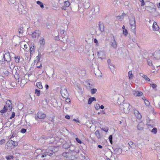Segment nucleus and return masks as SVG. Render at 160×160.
I'll list each match as a JSON object with an SVG mask.
<instances>
[{"label":"nucleus","instance_id":"f257e3e1","mask_svg":"<svg viewBox=\"0 0 160 160\" xmlns=\"http://www.w3.org/2000/svg\"><path fill=\"white\" fill-rule=\"evenodd\" d=\"M120 109L122 112L125 113H128L131 108H132L131 106H130L128 103H123L120 106Z\"/></svg>","mask_w":160,"mask_h":160},{"label":"nucleus","instance_id":"f03ea898","mask_svg":"<svg viewBox=\"0 0 160 160\" xmlns=\"http://www.w3.org/2000/svg\"><path fill=\"white\" fill-rule=\"evenodd\" d=\"M129 24L130 25L131 28L132 30V32L134 33H135L136 27V22L134 17L132 16L130 18Z\"/></svg>","mask_w":160,"mask_h":160},{"label":"nucleus","instance_id":"7ed1b4c3","mask_svg":"<svg viewBox=\"0 0 160 160\" xmlns=\"http://www.w3.org/2000/svg\"><path fill=\"white\" fill-rule=\"evenodd\" d=\"M59 149V147L58 146H52L51 148V149H47L45 150L44 152L47 153V154L49 156H51L52 153V152H57Z\"/></svg>","mask_w":160,"mask_h":160},{"label":"nucleus","instance_id":"20e7f679","mask_svg":"<svg viewBox=\"0 0 160 160\" xmlns=\"http://www.w3.org/2000/svg\"><path fill=\"white\" fill-rule=\"evenodd\" d=\"M98 58L102 59H105L106 57L105 52L104 51H99L97 53Z\"/></svg>","mask_w":160,"mask_h":160},{"label":"nucleus","instance_id":"39448f33","mask_svg":"<svg viewBox=\"0 0 160 160\" xmlns=\"http://www.w3.org/2000/svg\"><path fill=\"white\" fill-rule=\"evenodd\" d=\"M5 62L6 61L7 62H10L11 61V57L9 52H7L4 54Z\"/></svg>","mask_w":160,"mask_h":160},{"label":"nucleus","instance_id":"423d86ee","mask_svg":"<svg viewBox=\"0 0 160 160\" xmlns=\"http://www.w3.org/2000/svg\"><path fill=\"white\" fill-rule=\"evenodd\" d=\"M61 93L62 96L65 98H67L68 96V93L66 88H63L61 89L60 91Z\"/></svg>","mask_w":160,"mask_h":160},{"label":"nucleus","instance_id":"0eeeda50","mask_svg":"<svg viewBox=\"0 0 160 160\" xmlns=\"http://www.w3.org/2000/svg\"><path fill=\"white\" fill-rule=\"evenodd\" d=\"M82 4L85 8H88L90 6L89 0H82Z\"/></svg>","mask_w":160,"mask_h":160},{"label":"nucleus","instance_id":"6e6552de","mask_svg":"<svg viewBox=\"0 0 160 160\" xmlns=\"http://www.w3.org/2000/svg\"><path fill=\"white\" fill-rule=\"evenodd\" d=\"M37 117L39 119H43L46 117L45 114L42 112H38L37 114Z\"/></svg>","mask_w":160,"mask_h":160},{"label":"nucleus","instance_id":"1a4fd4ad","mask_svg":"<svg viewBox=\"0 0 160 160\" xmlns=\"http://www.w3.org/2000/svg\"><path fill=\"white\" fill-rule=\"evenodd\" d=\"M40 33V31L38 30H36L32 33V37L33 38H36L39 36Z\"/></svg>","mask_w":160,"mask_h":160},{"label":"nucleus","instance_id":"9d476101","mask_svg":"<svg viewBox=\"0 0 160 160\" xmlns=\"http://www.w3.org/2000/svg\"><path fill=\"white\" fill-rule=\"evenodd\" d=\"M110 44L114 48L116 49L117 47V44L115 41L114 36H113V40L111 41Z\"/></svg>","mask_w":160,"mask_h":160},{"label":"nucleus","instance_id":"9b49d317","mask_svg":"<svg viewBox=\"0 0 160 160\" xmlns=\"http://www.w3.org/2000/svg\"><path fill=\"white\" fill-rule=\"evenodd\" d=\"M134 112L135 116L138 119H140L141 118V114L139 112L138 110H137L136 109H134Z\"/></svg>","mask_w":160,"mask_h":160},{"label":"nucleus","instance_id":"f8f14e48","mask_svg":"<svg viewBox=\"0 0 160 160\" xmlns=\"http://www.w3.org/2000/svg\"><path fill=\"white\" fill-rule=\"evenodd\" d=\"M6 106H8V110L10 111H11L12 105L11 102V101L10 100H8L6 102Z\"/></svg>","mask_w":160,"mask_h":160},{"label":"nucleus","instance_id":"ddd939ff","mask_svg":"<svg viewBox=\"0 0 160 160\" xmlns=\"http://www.w3.org/2000/svg\"><path fill=\"white\" fill-rule=\"evenodd\" d=\"M64 5L61 8L62 9L66 10L67 8L69 7L70 5L69 2L68 1H66L64 2Z\"/></svg>","mask_w":160,"mask_h":160},{"label":"nucleus","instance_id":"4468645a","mask_svg":"<svg viewBox=\"0 0 160 160\" xmlns=\"http://www.w3.org/2000/svg\"><path fill=\"white\" fill-rule=\"evenodd\" d=\"M122 152V149L120 148H117L114 150V154L116 155L121 154Z\"/></svg>","mask_w":160,"mask_h":160},{"label":"nucleus","instance_id":"2eb2a0df","mask_svg":"<svg viewBox=\"0 0 160 160\" xmlns=\"http://www.w3.org/2000/svg\"><path fill=\"white\" fill-rule=\"evenodd\" d=\"M3 53H0V64L5 63V61Z\"/></svg>","mask_w":160,"mask_h":160},{"label":"nucleus","instance_id":"dca6fc26","mask_svg":"<svg viewBox=\"0 0 160 160\" xmlns=\"http://www.w3.org/2000/svg\"><path fill=\"white\" fill-rule=\"evenodd\" d=\"M152 27L153 31H158L159 30V27L155 22H153Z\"/></svg>","mask_w":160,"mask_h":160},{"label":"nucleus","instance_id":"f3484780","mask_svg":"<svg viewBox=\"0 0 160 160\" xmlns=\"http://www.w3.org/2000/svg\"><path fill=\"white\" fill-rule=\"evenodd\" d=\"M144 126V123L142 122H139L138 126L137 128L138 130H142L143 129Z\"/></svg>","mask_w":160,"mask_h":160},{"label":"nucleus","instance_id":"a211bd4d","mask_svg":"<svg viewBox=\"0 0 160 160\" xmlns=\"http://www.w3.org/2000/svg\"><path fill=\"white\" fill-rule=\"evenodd\" d=\"M133 94L135 96H140L142 94V93L141 92L134 91H133Z\"/></svg>","mask_w":160,"mask_h":160},{"label":"nucleus","instance_id":"6ab92c4d","mask_svg":"<svg viewBox=\"0 0 160 160\" xmlns=\"http://www.w3.org/2000/svg\"><path fill=\"white\" fill-rule=\"evenodd\" d=\"M26 83L27 81L24 78L21 79L20 83V86L21 87H23Z\"/></svg>","mask_w":160,"mask_h":160},{"label":"nucleus","instance_id":"aec40b11","mask_svg":"<svg viewBox=\"0 0 160 160\" xmlns=\"http://www.w3.org/2000/svg\"><path fill=\"white\" fill-rule=\"evenodd\" d=\"M39 42L41 45L43 46L45 43V41L42 37H41L39 39Z\"/></svg>","mask_w":160,"mask_h":160},{"label":"nucleus","instance_id":"412c9836","mask_svg":"<svg viewBox=\"0 0 160 160\" xmlns=\"http://www.w3.org/2000/svg\"><path fill=\"white\" fill-rule=\"evenodd\" d=\"M99 29L101 31V32H102L103 31H104V26L103 24H101L100 23L98 24Z\"/></svg>","mask_w":160,"mask_h":160},{"label":"nucleus","instance_id":"4be33fe9","mask_svg":"<svg viewBox=\"0 0 160 160\" xmlns=\"http://www.w3.org/2000/svg\"><path fill=\"white\" fill-rule=\"evenodd\" d=\"M128 76L129 77L130 80H132L133 78V75L132 74V71H130L128 72Z\"/></svg>","mask_w":160,"mask_h":160},{"label":"nucleus","instance_id":"5701e85b","mask_svg":"<svg viewBox=\"0 0 160 160\" xmlns=\"http://www.w3.org/2000/svg\"><path fill=\"white\" fill-rule=\"evenodd\" d=\"M8 110V106H5L1 110L0 112L1 113H3L6 112Z\"/></svg>","mask_w":160,"mask_h":160},{"label":"nucleus","instance_id":"b1692460","mask_svg":"<svg viewBox=\"0 0 160 160\" xmlns=\"http://www.w3.org/2000/svg\"><path fill=\"white\" fill-rule=\"evenodd\" d=\"M36 85L37 87L40 89H41L43 88V86L41 82H37Z\"/></svg>","mask_w":160,"mask_h":160},{"label":"nucleus","instance_id":"393cba45","mask_svg":"<svg viewBox=\"0 0 160 160\" xmlns=\"http://www.w3.org/2000/svg\"><path fill=\"white\" fill-rule=\"evenodd\" d=\"M96 101V98L94 97H91L89 99L88 101V104H90L92 101Z\"/></svg>","mask_w":160,"mask_h":160},{"label":"nucleus","instance_id":"a878e982","mask_svg":"<svg viewBox=\"0 0 160 160\" xmlns=\"http://www.w3.org/2000/svg\"><path fill=\"white\" fill-rule=\"evenodd\" d=\"M128 144L130 147L134 149L135 147V145L132 141H130L128 142Z\"/></svg>","mask_w":160,"mask_h":160},{"label":"nucleus","instance_id":"bb28decb","mask_svg":"<svg viewBox=\"0 0 160 160\" xmlns=\"http://www.w3.org/2000/svg\"><path fill=\"white\" fill-rule=\"evenodd\" d=\"M79 150L78 148H75L74 149L73 152H72V153L71 154H73L74 155H76L77 154L79 153Z\"/></svg>","mask_w":160,"mask_h":160},{"label":"nucleus","instance_id":"cd10ccee","mask_svg":"<svg viewBox=\"0 0 160 160\" xmlns=\"http://www.w3.org/2000/svg\"><path fill=\"white\" fill-rule=\"evenodd\" d=\"M5 158L7 160H12L14 157L12 155H7Z\"/></svg>","mask_w":160,"mask_h":160},{"label":"nucleus","instance_id":"c85d7f7f","mask_svg":"<svg viewBox=\"0 0 160 160\" xmlns=\"http://www.w3.org/2000/svg\"><path fill=\"white\" fill-rule=\"evenodd\" d=\"M14 58L15 62L17 63H19L20 61V57L18 56H15Z\"/></svg>","mask_w":160,"mask_h":160},{"label":"nucleus","instance_id":"c756f323","mask_svg":"<svg viewBox=\"0 0 160 160\" xmlns=\"http://www.w3.org/2000/svg\"><path fill=\"white\" fill-rule=\"evenodd\" d=\"M37 4L39 5L42 8H44V6L42 3L41 2L38 1L37 2Z\"/></svg>","mask_w":160,"mask_h":160},{"label":"nucleus","instance_id":"7c9ffc66","mask_svg":"<svg viewBox=\"0 0 160 160\" xmlns=\"http://www.w3.org/2000/svg\"><path fill=\"white\" fill-rule=\"evenodd\" d=\"M95 134L98 138H101V135L98 130H97L95 132Z\"/></svg>","mask_w":160,"mask_h":160},{"label":"nucleus","instance_id":"2f4dec72","mask_svg":"<svg viewBox=\"0 0 160 160\" xmlns=\"http://www.w3.org/2000/svg\"><path fill=\"white\" fill-rule=\"evenodd\" d=\"M35 50V48L33 46H32L30 48V54H33Z\"/></svg>","mask_w":160,"mask_h":160},{"label":"nucleus","instance_id":"473e14b6","mask_svg":"<svg viewBox=\"0 0 160 160\" xmlns=\"http://www.w3.org/2000/svg\"><path fill=\"white\" fill-rule=\"evenodd\" d=\"M142 77L146 81H150V79L148 77V76L145 75H143L142 76Z\"/></svg>","mask_w":160,"mask_h":160},{"label":"nucleus","instance_id":"72a5a7b5","mask_svg":"<svg viewBox=\"0 0 160 160\" xmlns=\"http://www.w3.org/2000/svg\"><path fill=\"white\" fill-rule=\"evenodd\" d=\"M97 91V89L96 88L92 89L91 90V92L92 94L95 93Z\"/></svg>","mask_w":160,"mask_h":160},{"label":"nucleus","instance_id":"f704fd0d","mask_svg":"<svg viewBox=\"0 0 160 160\" xmlns=\"http://www.w3.org/2000/svg\"><path fill=\"white\" fill-rule=\"evenodd\" d=\"M151 132L154 134H156L157 132V129L156 128H154L152 130Z\"/></svg>","mask_w":160,"mask_h":160},{"label":"nucleus","instance_id":"c9c22d12","mask_svg":"<svg viewBox=\"0 0 160 160\" xmlns=\"http://www.w3.org/2000/svg\"><path fill=\"white\" fill-rule=\"evenodd\" d=\"M35 93L37 96H39L40 94V91L38 89H36L35 90Z\"/></svg>","mask_w":160,"mask_h":160},{"label":"nucleus","instance_id":"e433bc0d","mask_svg":"<svg viewBox=\"0 0 160 160\" xmlns=\"http://www.w3.org/2000/svg\"><path fill=\"white\" fill-rule=\"evenodd\" d=\"M109 68L111 69H113L114 70L115 68V67L112 64H111L109 65Z\"/></svg>","mask_w":160,"mask_h":160},{"label":"nucleus","instance_id":"4c0bfd02","mask_svg":"<svg viewBox=\"0 0 160 160\" xmlns=\"http://www.w3.org/2000/svg\"><path fill=\"white\" fill-rule=\"evenodd\" d=\"M11 141L13 142L12 144L14 146H17L18 145V142H17L14 141L12 140Z\"/></svg>","mask_w":160,"mask_h":160},{"label":"nucleus","instance_id":"58836bf2","mask_svg":"<svg viewBox=\"0 0 160 160\" xmlns=\"http://www.w3.org/2000/svg\"><path fill=\"white\" fill-rule=\"evenodd\" d=\"M143 99L144 101V103H145V104L147 106L149 105V101L148 100H146V99Z\"/></svg>","mask_w":160,"mask_h":160},{"label":"nucleus","instance_id":"ea45409f","mask_svg":"<svg viewBox=\"0 0 160 160\" xmlns=\"http://www.w3.org/2000/svg\"><path fill=\"white\" fill-rule=\"evenodd\" d=\"M69 150L71 151V153H72V152L75 149L74 147L73 146H71L70 147Z\"/></svg>","mask_w":160,"mask_h":160},{"label":"nucleus","instance_id":"a19ab883","mask_svg":"<svg viewBox=\"0 0 160 160\" xmlns=\"http://www.w3.org/2000/svg\"><path fill=\"white\" fill-rule=\"evenodd\" d=\"M102 130L104 131L105 132H107L108 130V128L107 127L102 128H101Z\"/></svg>","mask_w":160,"mask_h":160},{"label":"nucleus","instance_id":"79ce46f5","mask_svg":"<svg viewBox=\"0 0 160 160\" xmlns=\"http://www.w3.org/2000/svg\"><path fill=\"white\" fill-rule=\"evenodd\" d=\"M63 147L65 148H69L68 145L67 143H65L63 145Z\"/></svg>","mask_w":160,"mask_h":160},{"label":"nucleus","instance_id":"37998d69","mask_svg":"<svg viewBox=\"0 0 160 160\" xmlns=\"http://www.w3.org/2000/svg\"><path fill=\"white\" fill-rule=\"evenodd\" d=\"M126 15V14L124 13H122V16H118V18H119L120 19H122L124 17V16Z\"/></svg>","mask_w":160,"mask_h":160},{"label":"nucleus","instance_id":"c03bdc74","mask_svg":"<svg viewBox=\"0 0 160 160\" xmlns=\"http://www.w3.org/2000/svg\"><path fill=\"white\" fill-rule=\"evenodd\" d=\"M95 109L97 110L98 109L100 108V105L98 104H97L94 106Z\"/></svg>","mask_w":160,"mask_h":160},{"label":"nucleus","instance_id":"a18cd8bd","mask_svg":"<svg viewBox=\"0 0 160 160\" xmlns=\"http://www.w3.org/2000/svg\"><path fill=\"white\" fill-rule=\"evenodd\" d=\"M123 33L125 36H127L128 34V31L126 29H124L123 30Z\"/></svg>","mask_w":160,"mask_h":160},{"label":"nucleus","instance_id":"49530a36","mask_svg":"<svg viewBox=\"0 0 160 160\" xmlns=\"http://www.w3.org/2000/svg\"><path fill=\"white\" fill-rule=\"evenodd\" d=\"M147 62L148 64L150 66L152 65V62L151 60H148Z\"/></svg>","mask_w":160,"mask_h":160},{"label":"nucleus","instance_id":"de8ad7c7","mask_svg":"<svg viewBox=\"0 0 160 160\" xmlns=\"http://www.w3.org/2000/svg\"><path fill=\"white\" fill-rule=\"evenodd\" d=\"M5 142V140L4 139H2L0 140V145H2Z\"/></svg>","mask_w":160,"mask_h":160},{"label":"nucleus","instance_id":"09e8293b","mask_svg":"<svg viewBox=\"0 0 160 160\" xmlns=\"http://www.w3.org/2000/svg\"><path fill=\"white\" fill-rule=\"evenodd\" d=\"M112 135H110L109 136V139L110 141V142L111 143H112Z\"/></svg>","mask_w":160,"mask_h":160},{"label":"nucleus","instance_id":"8fccbe9b","mask_svg":"<svg viewBox=\"0 0 160 160\" xmlns=\"http://www.w3.org/2000/svg\"><path fill=\"white\" fill-rule=\"evenodd\" d=\"M23 29V27H21L18 30V31H19V32L20 33H22Z\"/></svg>","mask_w":160,"mask_h":160},{"label":"nucleus","instance_id":"3c124183","mask_svg":"<svg viewBox=\"0 0 160 160\" xmlns=\"http://www.w3.org/2000/svg\"><path fill=\"white\" fill-rule=\"evenodd\" d=\"M20 132L21 133H24L26 132V129L24 128H22L21 129Z\"/></svg>","mask_w":160,"mask_h":160},{"label":"nucleus","instance_id":"603ef678","mask_svg":"<svg viewBox=\"0 0 160 160\" xmlns=\"http://www.w3.org/2000/svg\"><path fill=\"white\" fill-rule=\"evenodd\" d=\"M76 141L79 143L81 144L82 143L81 141L78 138H76Z\"/></svg>","mask_w":160,"mask_h":160},{"label":"nucleus","instance_id":"864d4df0","mask_svg":"<svg viewBox=\"0 0 160 160\" xmlns=\"http://www.w3.org/2000/svg\"><path fill=\"white\" fill-rule=\"evenodd\" d=\"M15 113L14 112H13L12 114V115L11 117L10 118V119H12V118H13L15 116Z\"/></svg>","mask_w":160,"mask_h":160},{"label":"nucleus","instance_id":"5fc2aeb1","mask_svg":"<svg viewBox=\"0 0 160 160\" xmlns=\"http://www.w3.org/2000/svg\"><path fill=\"white\" fill-rule=\"evenodd\" d=\"M8 2L11 4H13L15 2V0H8Z\"/></svg>","mask_w":160,"mask_h":160},{"label":"nucleus","instance_id":"6e6d98bb","mask_svg":"<svg viewBox=\"0 0 160 160\" xmlns=\"http://www.w3.org/2000/svg\"><path fill=\"white\" fill-rule=\"evenodd\" d=\"M152 85V87L154 89L156 88L157 87V85L155 84H151Z\"/></svg>","mask_w":160,"mask_h":160},{"label":"nucleus","instance_id":"4d7b16f0","mask_svg":"<svg viewBox=\"0 0 160 160\" xmlns=\"http://www.w3.org/2000/svg\"><path fill=\"white\" fill-rule=\"evenodd\" d=\"M42 151L41 149H38L36 150V152L37 153H41Z\"/></svg>","mask_w":160,"mask_h":160},{"label":"nucleus","instance_id":"13d9d810","mask_svg":"<svg viewBox=\"0 0 160 160\" xmlns=\"http://www.w3.org/2000/svg\"><path fill=\"white\" fill-rule=\"evenodd\" d=\"M60 31L61 33H62L63 34H64V32H65L62 29H61L60 30Z\"/></svg>","mask_w":160,"mask_h":160},{"label":"nucleus","instance_id":"bf43d9fd","mask_svg":"<svg viewBox=\"0 0 160 160\" xmlns=\"http://www.w3.org/2000/svg\"><path fill=\"white\" fill-rule=\"evenodd\" d=\"M73 121H75V122H78V123H80V121L78 119H73Z\"/></svg>","mask_w":160,"mask_h":160},{"label":"nucleus","instance_id":"052dcab7","mask_svg":"<svg viewBox=\"0 0 160 160\" xmlns=\"http://www.w3.org/2000/svg\"><path fill=\"white\" fill-rule=\"evenodd\" d=\"M65 117L66 119H70V116L68 115L65 116Z\"/></svg>","mask_w":160,"mask_h":160},{"label":"nucleus","instance_id":"680f3d73","mask_svg":"<svg viewBox=\"0 0 160 160\" xmlns=\"http://www.w3.org/2000/svg\"><path fill=\"white\" fill-rule=\"evenodd\" d=\"M158 103V107H160V98L159 99L157 102Z\"/></svg>","mask_w":160,"mask_h":160},{"label":"nucleus","instance_id":"e2e57ef3","mask_svg":"<svg viewBox=\"0 0 160 160\" xmlns=\"http://www.w3.org/2000/svg\"><path fill=\"white\" fill-rule=\"evenodd\" d=\"M109 65L110 64H111V60L110 59H108L107 61Z\"/></svg>","mask_w":160,"mask_h":160},{"label":"nucleus","instance_id":"0e129e2a","mask_svg":"<svg viewBox=\"0 0 160 160\" xmlns=\"http://www.w3.org/2000/svg\"><path fill=\"white\" fill-rule=\"evenodd\" d=\"M66 101L67 102H70V100L69 98H67L66 99Z\"/></svg>","mask_w":160,"mask_h":160},{"label":"nucleus","instance_id":"69168bd1","mask_svg":"<svg viewBox=\"0 0 160 160\" xmlns=\"http://www.w3.org/2000/svg\"><path fill=\"white\" fill-rule=\"evenodd\" d=\"M42 67V65L41 64H40V65L39 66H37V67L38 68H41Z\"/></svg>","mask_w":160,"mask_h":160},{"label":"nucleus","instance_id":"338daca9","mask_svg":"<svg viewBox=\"0 0 160 160\" xmlns=\"http://www.w3.org/2000/svg\"><path fill=\"white\" fill-rule=\"evenodd\" d=\"M94 43H97L98 42V40L96 38L94 39Z\"/></svg>","mask_w":160,"mask_h":160},{"label":"nucleus","instance_id":"774afa93","mask_svg":"<svg viewBox=\"0 0 160 160\" xmlns=\"http://www.w3.org/2000/svg\"><path fill=\"white\" fill-rule=\"evenodd\" d=\"M46 154H44L42 155L41 156V158H44L46 156Z\"/></svg>","mask_w":160,"mask_h":160}]
</instances>
